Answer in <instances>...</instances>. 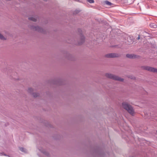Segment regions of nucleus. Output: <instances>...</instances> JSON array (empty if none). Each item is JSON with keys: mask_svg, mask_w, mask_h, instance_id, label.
<instances>
[{"mask_svg": "<svg viewBox=\"0 0 157 157\" xmlns=\"http://www.w3.org/2000/svg\"><path fill=\"white\" fill-rule=\"evenodd\" d=\"M105 56L108 58H114L118 57L119 55L116 53H109L106 55Z\"/></svg>", "mask_w": 157, "mask_h": 157, "instance_id": "4", "label": "nucleus"}, {"mask_svg": "<svg viewBox=\"0 0 157 157\" xmlns=\"http://www.w3.org/2000/svg\"><path fill=\"white\" fill-rule=\"evenodd\" d=\"M149 26L151 28H156L157 27L156 25L154 23L150 24L149 25Z\"/></svg>", "mask_w": 157, "mask_h": 157, "instance_id": "7", "label": "nucleus"}, {"mask_svg": "<svg viewBox=\"0 0 157 157\" xmlns=\"http://www.w3.org/2000/svg\"><path fill=\"white\" fill-rule=\"evenodd\" d=\"M0 39L3 40H6V38L1 33H0Z\"/></svg>", "mask_w": 157, "mask_h": 157, "instance_id": "10", "label": "nucleus"}, {"mask_svg": "<svg viewBox=\"0 0 157 157\" xmlns=\"http://www.w3.org/2000/svg\"><path fill=\"white\" fill-rule=\"evenodd\" d=\"M139 37H138V39H139Z\"/></svg>", "mask_w": 157, "mask_h": 157, "instance_id": "17", "label": "nucleus"}, {"mask_svg": "<svg viewBox=\"0 0 157 157\" xmlns=\"http://www.w3.org/2000/svg\"><path fill=\"white\" fill-rule=\"evenodd\" d=\"M105 3L108 6H110L112 5V3L110 2H109L108 1H105Z\"/></svg>", "mask_w": 157, "mask_h": 157, "instance_id": "12", "label": "nucleus"}, {"mask_svg": "<svg viewBox=\"0 0 157 157\" xmlns=\"http://www.w3.org/2000/svg\"><path fill=\"white\" fill-rule=\"evenodd\" d=\"M143 69L149 71L157 73V69L147 66L143 67Z\"/></svg>", "mask_w": 157, "mask_h": 157, "instance_id": "3", "label": "nucleus"}, {"mask_svg": "<svg viewBox=\"0 0 157 157\" xmlns=\"http://www.w3.org/2000/svg\"><path fill=\"white\" fill-rule=\"evenodd\" d=\"M87 1L90 3H92L94 2V0H88Z\"/></svg>", "mask_w": 157, "mask_h": 157, "instance_id": "15", "label": "nucleus"}, {"mask_svg": "<svg viewBox=\"0 0 157 157\" xmlns=\"http://www.w3.org/2000/svg\"><path fill=\"white\" fill-rule=\"evenodd\" d=\"M31 29H33V30L37 31L38 32H41V29L38 26H33L31 27Z\"/></svg>", "mask_w": 157, "mask_h": 157, "instance_id": "5", "label": "nucleus"}, {"mask_svg": "<svg viewBox=\"0 0 157 157\" xmlns=\"http://www.w3.org/2000/svg\"><path fill=\"white\" fill-rule=\"evenodd\" d=\"M33 95L34 97H36L39 95V94L37 93H33Z\"/></svg>", "mask_w": 157, "mask_h": 157, "instance_id": "13", "label": "nucleus"}, {"mask_svg": "<svg viewBox=\"0 0 157 157\" xmlns=\"http://www.w3.org/2000/svg\"><path fill=\"white\" fill-rule=\"evenodd\" d=\"M33 90L32 88H30L28 89V91L29 93L32 94Z\"/></svg>", "mask_w": 157, "mask_h": 157, "instance_id": "11", "label": "nucleus"}, {"mask_svg": "<svg viewBox=\"0 0 157 157\" xmlns=\"http://www.w3.org/2000/svg\"><path fill=\"white\" fill-rule=\"evenodd\" d=\"M105 75L107 77L113 80L120 81H123V79L111 74L106 73Z\"/></svg>", "mask_w": 157, "mask_h": 157, "instance_id": "2", "label": "nucleus"}, {"mask_svg": "<svg viewBox=\"0 0 157 157\" xmlns=\"http://www.w3.org/2000/svg\"><path fill=\"white\" fill-rule=\"evenodd\" d=\"M20 151L22 152H26L25 149H24L23 147H20Z\"/></svg>", "mask_w": 157, "mask_h": 157, "instance_id": "14", "label": "nucleus"}, {"mask_svg": "<svg viewBox=\"0 0 157 157\" xmlns=\"http://www.w3.org/2000/svg\"><path fill=\"white\" fill-rule=\"evenodd\" d=\"M29 20L33 21H36V18L35 17H31L29 18Z\"/></svg>", "mask_w": 157, "mask_h": 157, "instance_id": "9", "label": "nucleus"}, {"mask_svg": "<svg viewBox=\"0 0 157 157\" xmlns=\"http://www.w3.org/2000/svg\"><path fill=\"white\" fill-rule=\"evenodd\" d=\"M126 56L127 57L129 58H135L137 57L136 56L133 54H128Z\"/></svg>", "mask_w": 157, "mask_h": 157, "instance_id": "6", "label": "nucleus"}, {"mask_svg": "<svg viewBox=\"0 0 157 157\" xmlns=\"http://www.w3.org/2000/svg\"><path fill=\"white\" fill-rule=\"evenodd\" d=\"M81 42L79 43L78 44H80L82 43L84 41L85 38L83 36H82L81 37Z\"/></svg>", "mask_w": 157, "mask_h": 157, "instance_id": "8", "label": "nucleus"}, {"mask_svg": "<svg viewBox=\"0 0 157 157\" xmlns=\"http://www.w3.org/2000/svg\"><path fill=\"white\" fill-rule=\"evenodd\" d=\"M0 155H4L5 156H7L6 154H4V153H1L0 154Z\"/></svg>", "mask_w": 157, "mask_h": 157, "instance_id": "16", "label": "nucleus"}, {"mask_svg": "<svg viewBox=\"0 0 157 157\" xmlns=\"http://www.w3.org/2000/svg\"><path fill=\"white\" fill-rule=\"evenodd\" d=\"M123 107L132 115H133L134 114V111L132 107L128 105L127 103L124 102L122 103Z\"/></svg>", "mask_w": 157, "mask_h": 157, "instance_id": "1", "label": "nucleus"}]
</instances>
